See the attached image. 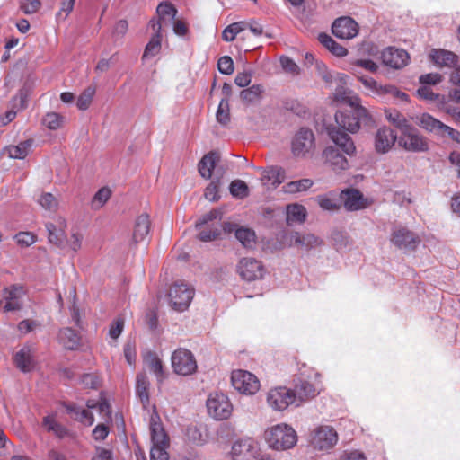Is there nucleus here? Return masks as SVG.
I'll list each match as a JSON object with an SVG mask.
<instances>
[{"label":"nucleus","instance_id":"nucleus-1","mask_svg":"<svg viewBox=\"0 0 460 460\" xmlns=\"http://www.w3.org/2000/svg\"><path fill=\"white\" fill-rule=\"evenodd\" d=\"M270 449L286 451L293 448L298 440L296 431L287 423H278L268 427L263 434Z\"/></svg>","mask_w":460,"mask_h":460},{"label":"nucleus","instance_id":"nucleus-2","mask_svg":"<svg viewBox=\"0 0 460 460\" xmlns=\"http://www.w3.org/2000/svg\"><path fill=\"white\" fill-rule=\"evenodd\" d=\"M150 432L152 447L150 449L151 460H168L169 447L168 437L162 426L158 414L154 411L150 418Z\"/></svg>","mask_w":460,"mask_h":460},{"label":"nucleus","instance_id":"nucleus-3","mask_svg":"<svg viewBox=\"0 0 460 460\" xmlns=\"http://www.w3.org/2000/svg\"><path fill=\"white\" fill-rule=\"evenodd\" d=\"M338 440V433L332 426L320 424L310 431L308 442L314 450L328 452L337 445Z\"/></svg>","mask_w":460,"mask_h":460},{"label":"nucleus","instance_id":"nucleus-4","mask_svg":"<svg viewBox=\"0 0 460 460\" xmlns=\"http://www.w3.org/2000/svg\"><path fill=\"white\" fill-rule=\"evenodd\" d=\"M358 79L364 87L369 91V94L383 98H394L407 102L409 96L405 93L400 91L393 84H380L376 80L367 75H358Z\"/></svg>","mask_w":460,"mask_h":460},{"label":"nucleus","instance_id":"nucleus-5","mask_svg":"<svg viewBox=\"0 0 460 460\" xmlns=\"http://www.w3.org/2000/svg\"><path fill=\"white\" fill-rule=\"evenodd\" d=\"M351 111H338L335 114V121L340 128L350 133H356L360 128V122L369 119L366 108L358 102V106H350Z\"/></svg>","mask_w":460,"mask_h":460},{"label":"nucleus","instance_id":"nucleus-6","mask_svg":"<svg viewBox=\"0 0 460 460\" xmlns=\"http://www.w3.org/2000/svg\"><path fill=\"white\" fill-rule=\"evenodd\" d=\"M209 416L217 420H225L231 417L234 406L229 397L222 392L211 393L207 399Z\"/></svg>","mask_w":460,"mask_h":460},{"label":"nucleus","instance_id":"nucleus-7","mask_svg":"<svg viewBox=\"0 0 460 460\" xmlns=\"http://www.w3.org/2000/svg\"><path fill=\"white\" fill-rule=\"evenodd\" d=\"M268 406L275 411H283L290 405L296 406V394L286 386L271 388L266 394Z\"/></svg>","mask_w":460,"mask_h":460},{"label":"nucleus","instance_id":"nucleus-8","mask_svg":"<svg viewBox=\"0 0 460 460\" xmlns=\"http://www.w3.org/2000/svg\"><path fill=\"white\" fill-rule=\"evenodd\" d=\"M231 383L238 393L245 395L255 394L261 387L258 377L252 373L243 369H236L232 372Z\"/></svg>","mask_w":460,"mask_h":460},{"label":"nucleus","instance_id":"nucleus-9","mask_svg":"<svg viewBox=\"0 0 460 460\" xmlns=\"http://www.w3.org/2000/svg\"><path fill=\"white\" fill-rule=\"evenodd\" d=\"M398 145L403 150L411 153H426L429 150V139L413 128L398 137Z\"/></svg>","mask_w":460,"mask_h":460},{"label":"nucleus","instance_id":"nucleus-10","mask_svg":"<svg viewBox=\"0 0 460 460\" xmlns=\"http://www.w3.org/2000/svg\"><path fill=\"white\" fill-rule=\"evenodd\" d=\"M173 371L181 376H190L197 371L198 365L192 352L187 349L179 348L172 355Z\"/></svg>","mask_w":460,"mask_h":460},{"label":"nucleus","instance_id":"nucleus-11","mask_svg":"<svg viewBox=\"0 0 460 460\" xmlns=\"http://www.w3.org/2000/svg\"><path fill=\"white\" fill-rule=\"evenodd\" d=\"M259 451L256 440L250 437H244L233 443L230 457L232 460H254Z\"/></svg>","mask_w":460,"mask_h":460},{"label":"nucleus","instance_id":"nucleus-12","mask_svg":"<svg viewBox=\"0 0 460 460\" xmlns=\"http://www.w3.org/2000/svg\"><path fill=\"white\" fill-rule=\"evenodd\" d=\"M348 80V75L344 74H334V77L332 83L335 84L333 98L337 102L346 103L349 106L358 107V102H361V100L358 94H356L347 87Z\"/></svg>","mask_w":460,"mask_h":460},{"label":"nucleus","instance_id":"nucleus-13","mask_svg":"<svg viewBox=\"0 0 460 460\" xmlns=\"http://www.w3.org/2000/svg\"><path fill=\"white\" fill-rule=\"evenodd\" d=\"M314 135L308 128H301L293 137L291 150L296 157H306L314 149Z\"/></svg>","mask_w":460,"mask_h":460},{"label":"nucleus","instance_id":"nucleus-14","mask_svg":"<svg viewBox=\"0 0 460 460\" xmlns=\"http://www.w3.org/2000/svg\"><path fill=\"white\" fill-rule=\"evenodd\" d=\"M25 290L22 285H11L5 287L2 291L4 312H15L20 311L23 307V299L25 296Z\"/></svg>","mask_w":460,"mask_h":460},{"label":"nucleus","instance_id":"nucleus-15","mask_svg":"<svg viewBox=\"0 0 460 460\" xmlns=\"http://www.w3.org/2000/svg\"><path fill=\"white\" fill-rule=\"evenodd\" d=\"M237 272L246 281H254L264 277L266 270L261 261L251 258H242L237 264Z\"/></svg>","mask_w":460,"mask_h":460},{"label":"nucleus","instance_id":"nucleus-16","mask_svg":"<svg viewBox=\"0 0 460 460\" xmlns=\"http://www.w3.org/2000/svg\"><path fill=\"white\" fill-rule=\"evenodd\" d=\"M194 296V289L185 284H174L169 292L172 306L180 312L188 309Z\"/></svg>","mask_w":460,"mask_h":460},{"label":"nucleus","instance_id":"nucleus-17","mask_svg":"<svg viewBox=\"0 0 460 460\" xmlns=\"http://www.w3.org/2000/svg\"><path fill=\"white\" fill-rule=\"evenodd\" d=\"M332 33L339 39L350 40L358 33V24L350 17H340L332 26Z\"/></svg>","mask_w":460,"mask_h":460},{"label":"nucleus","instance_id":"nucleus-18","mask_svg":"<svg viewBox=\"0 0 460 460\" xmlns=\"http://www.w3.org/2000/svg\"><path fill=\"white\" fill-rule=\"evenodd\" d=\"M382 62L385 66L394 69L404 67L409 60V54L402 49L388 47L381 54Z\"/></svg>","mask_w":460,"mask_h":460},{"label":"nucleus","instance_id":"nucleus-19","mask_svg":"<svg viewBox=\"0 0 460 460\" xmlns=\"http://www.w3.org/2000/svg\"><path fill=\"white\" fill-rule=\"evenodd\" d=\"M398 141L396 133L387 127H382L377 129L374 137L375 150L378 154H386Z\"/></svg>","mask_w":460,"mask_h":460},{"label":"nucleus","instance_id":"nucleus-20","mask_svg":"<svg viewBox=\"0 0 460 460\" xmlns=\"http://www.w3.org/2000/svg\"><path fill=\"white\" fill-rule=\"evenodd\" d=\"M340 198L343 202V206L348 211H358L364 209L369 206L367 200L363 194L356 189H347L342 190Z\"/></svg>","mask_w":460,"mask_h":460},{"label":"nucleus","instance_id":"nucleus-21","mask_svg":"<svg viewBox=\"0 0 460 460\" xmlns=\"http://www.w3.org/2000/svg\"><path fill=\"white\" fill-rule=\"evenodd\" d=\"M391 242L400 249H414L420 239L407 228L397 226L393 230Z\"/></svg>","mask_w":460,"mask_h":460},{"label":"nucleus","instance_id":"nucleus-22","mask_svg":"<svg viewBox=\"0 0 460 460\" xmlns=\"http://www.w3.org/2000/svg\"><path fill=\"white\" fill-rule=\"evenodd\" d=\"M324 163L336 172L349 169V164L346 156L333 146L326 147L323 152Z\"/></svg>","mask_w":460,"mask_h":460},{"label":"nucleus","instance_id":"nucleus-23","mask_svg":"<svg viewBox=\"0 0 460 460\" xmlns=\"http://www.w3.org/2000/svg\"><path fill=\"white\" fill-rule=\"evenodd\" d=\"M45 226L49 242L60 247L66 237V220L62 217H58L55 218V223L48 222Z\"/></svg>","mask_w":460,"mask_h":460},{"label":"nucleus","instance_id":"nucleus-24","mask_svg":"<svg viewBox=\"0 0 460 460\" xmlns=\"http://www.w3.org/2000/svg\"><path fill=\"white\" fill-rule=\"evenodd\" d=\"M329 137L332 141L348 156H353L356 154V146L351 137L337 128L329 129Z\"/></svg>","mask_w":460,"mask_h":460},{"label":"nucleus","instance_id":"nucleus-25","mask_svg":"<svg viewBox=\"0 0 460 460\" xmlns=\"http://www.w3.org/2000/svg\"><path fill=\"white\" fill-rule=\"evenodd\" d=\"M149 26H151L155 33L146 46L143 58H153L157 55L161 49L162 23L159 21L151 20Z\"/></svg>","mask_w":460,"mask_h":460},{"label":"nucleus","instance_id":"nucleus-26","mask_svg":"<svg viewBox=\"0 0 460 460\" xmlns=\"http://www.w3.org/2000/svg\"><path fill=\"white\" fill-rule=\"evenodd\" d=\"M286 180V171L280 166H270L262 171L261 181L267 188L276 189Z\"/></svg>","mask_w":460,"mask_h":460},{"label":"nucleus","instance_id":"nucleus-27","mask_svg":"<svg viewBox=\"0 0 460 460\" xmlns=\"http://www.w3.org/2000/svg\"><path fill=\"white\" fill-rule=\"evenodd\" d=\"M219 160V154L216 151L206 154L198 164V171L200 176L206 180L211 179Z\"/></svg>","mask_w":460,"mask_h":460},{"label":"nucleus","instance_id":"nucleus-28","mask_svg":"<svg viewBox=\"0 0 460 460\" xmlns=\"http://www.w3.org/2000/svg\"><path fill=\"white\" fill-rule=\"evenodd\" d=\"M224 230L226 232L234 231L236 239L246 248H252L256 243V235L253 230L248 227H236L231 224L226 223L224 225Z\"/></svg>","mask_w":460,"mask_h":460},{"label":"nucleus","instance_id":"nucleus-29","mask_svg":"<svg viewBox=\"0 0 460 460\" xmlns=\"http://www.w3.org/2000/svg\"><path fill=\"white\" fill-rule=\"evenodd\" d=\"M321 244L322 240L312 234L295 232L290 235V245L298 246L301 249L310 250Z\"/></svg>","mask_w":460,"mask_h":460},{"label":"nucleus","instance_id":"nucleus-30","mask_svg":"<svg viewBox=\"0 0 460 460\" xmlns=\"http://www.w3.org/2000/svg\"><path fill=\"white\" fill-rule=\"evenodd\" d=\"M34 348L31 345L23 346L14 357L17 367L22 372H29L33 367Z\"/></svg>","mask_w":460,"mask_h":460},{"label":"nucleus","instance_id":"nucleus-31","mask_svg":"<svg viewBox=\"0 0 460 460\" xmlns=\"http://www.w3.org/2000/svg\"><path fill=\"white\" fill-rule=\"evenodd\" d=\"M415 123L429 133L438 134L441 132L444 123L429 113H421L415 118Z\"/></svg>","mask_w":460,"mask_h":460},{"label":"nucleus","instance_id":"nucleus-32","mask_svg":"<svg viewBox=\"0 0 460 460\" xmlns=\"http://www.w3.org/2000/svg\"><path fill=\"white\" fill-rule=\"evenodd\" d=\"M32 146V140L28 139L20 142L16 146H8L2 151V155L11 159H24L30 153Z\"/></svg>","mask_w":460,"mask_h":460},{"label":"nucleus","instance_id":"nucleus-33","mask_svg":"<svg viewBox=\"0 0 460 460\" xmlns=\"http://www.w3.org/2000/svg\"><path fill=\"white\" fill-rule=\"evenodd\" d=\"M315 200L319 207L324 211L334 212L341 208L338 195L334 191L318 195Z\"/></svg>","mask_w":460,"mask_h":460},{"label":"nucleus","instance_id":"nucleus-34","mask_svg":"<svg viewBox=\"0 0 460 460\" xmlns=\"http://www.w3.org/2000/svg\"><path fill=\"white\" fill-rule=\"evenodd\" d=\"M150 230V219L148 215L142 214L138 216L136 219L134 231H133V239L136 243L143 241L146 235L148 234Z\"/></svg>","mask_w":460,"mask_h":460},{"label":"nucleus","instance_id":"nucleus-35","mask_svg":"<svg viewBox=\"0 0 460 460\" xmlns=\"http://www.w3.org/2000/svg\"><path fill=\"white\" fill-rule=\"evenodd\" d=\"M149 386H150V383H149L146 374H144V373L137 374V375L136 391H137V396L145 409H146L150 404Z\"/></svg>","mask_w":460,"mask_h":460},{"label":"nucleus","instance_id":"nucleus-36","mask_svg":"<svg viewBox=\"0 0 460 460\" xmlns=\"http://www.w3.org/2000/svg\"><path fill=\"white\" fill-rule=\"evenodd\" d=\"M59 343L66 349H75L79 346L80 337L71 328L61 329L58 334Z\"/></svg>","mask_w":460,"mask_h":460},{"label":"nucleus","instance_id":"nucleus-37","mask_svg":"<svg viewBox=\"0 0 460 460\" xmlns=\"http://www.w3.org/2000/svg\"><path fill=\"white\" fill-rule=\"evenodd\" d=\"M430 58L440 66H452L457 61L456 54L445 49H432Z\"/></svg>","mask_w":460,"mask_h":460},{"label":"nucleus","instance_id":"nucleus-38","mask_svg":"<svg viewBox=\"0 0 460 460\" xmlns=\"http://www.w3.org/2000/svg\"><path fill=\"white\" fill-rule=\"evenodd\" d=\"M306 216V208L303 205L294 203L287 206V222L288 224L303 223Z\"/></svg>","mask_w":460,"mask_h":460},{"label":"nucleus","instance_id":"nucleus-39","mask_svg":"<svg viewBox=\"0 0 460 460\" xmlns=\"http://www.w3.org/2000/svg\"><path fill=\"white\" fill-rule=\"evenodd\" d=\"M144 362L156 376L157 381L162 382L164 376L161 359L155 353L148 352L144 357Z\"/></svg>","mask_w":460,"mask_h":460},{"label":"nucleus","instance_id":"nucleus-40","mask_svg":"<svg viewBox=\"0 0 460 460\" xmlns=\"http://www.w3.org/2000/svg\"><path fill=\"white\" fill-rule=\"evenodd\" d=\"M293 392L296 394V406H299L303 402L316 394L315 388L308 382L301 383V385H297Z\"/></svg>","mask_w":460,"mask_h":460},{"label":"nucleus","instance_id":"nucleus-41","mask_svg":"<svg viewBox=\"0 0 460 460\" xmlns=\"http://www.w3.org/2000/svg\"><path fill=\"white\" fill-rule=\"evenodd\" d=\"M314 185L311 179H301L286 183L282 187V190L288 194H296L308 190Z\"/></svg>","mask_w":460,"mask_h":460},{"label":"nucleus","instance_id":"nucleus-42","mask_svg":"<svg viewBox=\"0 0 460 460\" xmlns=\"http://www.w3.org/2000/svg\"><path fill=\"white\" fill-rule=\"evenodd\" d=\"M216 172L217 175L215 179L207 186L204 191L205 198L209 201H217L219 199L218 185L220 184L225 171L222 168H218Z\"/></svg>","mask_w":460,"mask_h":460},{"label":"nucleus","instance_id":"nucleus-43","mask_svg":"<svg viewBox=\"0 0 460 460\" xmlns=\"http://www.w3.org/2000/svg\"><path fill=\"white\" fill-rule=\"evenodd\" d=\"M43 426L48 431L53 432L59 438H63L68 434L67 429L59 424L54 416L45 417L43 419Z\"/></svg>","mask_w":460,"mask_h":460},{"label":"nucleus","instance_id":"nucleus-44","mask_svg":"<svg viewBox=\"0 0 460 460\" xmlns=\"http://www.w3.org/2000/svg\"><path fill=\"white\" fill-rule=\"evenodd\" d=\"M263 93V87L261 84H253L240 93V98L245 103H252L259 101Z\"/></svg>","mask_w":460,"mask_h":460},{"label":"nucleus","instance_id":"nucleus-45","mask_svg":"<svg viewBox=\"0 0 460 460\" xmlns=\"http://www.w3.org/2000/svg\"><path fill=\"white\" fill-rule=\"evenodd\" d=\"M246 30V22H236L228 25L222 32V39L226 42L233 41L236 35Z\"/></svg>","mask_w":460,"mask_h":460},{"label":"nucleus","instance_id":"nucleus-46","mask_svg":"<svg viewBox=\"0 0 460 460\" xmlns=\"http://www.w3.org/2000/svg\"><path fill=\"white\" fill-rule=\"evenodd\" d=\"M42 123L50 130H57L63 127L65 123V118L58 112H48L43 119Z\"/></svg>","mask_w":460,"mask_h":460},{"label":"nucleus","instance_id":"nucleus-47","mask_svg":"<svg viewBox=\"0 0 460 460\" xmlns=\"http://www.w3.org/2000/svg\"><path fill=\"white\" fill-rule=\"evenodd\" d=\"M95 92V87L88 86L81 93L76 102V106L80 111H86L90 107Z\"/></svg>","mask_w":460,"mask_h":460},{"label":"nucleus","instance_id":"nucleus-48","mask_svg":"<svg viewBox=\"0 0 460 460\" xmlns=\"http://www.w3.org/2000/svg\"><path fill=\"white\" fill-rule=\"evenodd\" d=\"M217 121L226 126L230 122V107L227 99H221L216 113Z\"/></svg>","mask_w":460,"mask_h":460},{"label":"nucleus","instance_id":"nucleus-49","mask_svg":"<svg viewBox=\"0 0 460 460\" xmlns=\"http://www.w3.org/2000/svg\"><path fill=\"white\" fill-rule=\"evenodd\" d=\"M38 203L42 208L51 212H55L58 208L57 198L49 192L42 193L38 199Z\"/></svg>","mask_w":460,"mask_h":460},{"label":"nucleus","instance_id":"nucleus-50","mask_svg":"<svg viewBox=\"0 0 460 460\" xmlns=\"http://www.w3.org/2000/svg\"><path fill=\"white\" fill-rule=\"evenodd\" d=\"M229 191L234 198L243 199L249 195L247 184L241 180H234L229 186Z\"/></svg>","mask_w":460,"mask_h":460},{"label":"nucleus","instance_id":"nucleus-51","mask_svg":"<svg viewBox=\"0 0 460 460\" xmlns=\"http://www.w3.org/2000/svg\"><path fill=\"white\" fill-rule=\"evenodd\" d=\"M156 13L159 16L158 21L161 22V21L164 20L166 17H169L171 20H174L177 14V10L172 4L168 2H162L156 8Z\"/></svg>","mask_w":460,"mask_h":460},{"label":"nucleus","instance_id":"nucleus-52","mask_svg":"<svg viewBox=\"0 0 460 460\" xmlns=\"http://www.w3.org/2000/svg\"><path fill=\"white\" fill-rule=\"evenodd\" d=\"M111 191L109 188L104 187L100 189L92 199V208L100 209L111 198Z\"/></svg>","mask_w":460,"mask_h":460},{"label":"nucleus","instance_id":"nucleus-53","mask_svg":"<svg viewBox=\"0 0 460 460\" xmlns=\"http://www.w3.org/2000/svg\"><path fill=\"white\" fill-rule=\"evenodd\" d=\"M13 238L16 243L22 248L29 247L37 241V236L31 232H20L16 234Z\"/></svg>","mask_w":460,"mask_h":460},{"label":"nucleus","instance_id":"nucleus-54","mask_svg":"<svg viewBox=\"0 0 460 460\" xmlns=\"http://www.w3.org/2000/svg\"><path fill=\"white\" fill-rule=\"evenodd\" d=\"M220 233V226L213 225L208 229L201 230L199 234V239L202 242H211L217 239Z\"/></svg>","mask_w":460,"mask_h":460},{"label":"nucleus","instance_id":"nucleus-55","mask_svg":"<svg viewBox=\"0 0 460 460\" xmlns=\"http://www.w3.org/2000/svg\"><path fill=\"white\" fill-rule=\"evenodd\" d=\"M19 5L24 14H33L40 10L41 3L40 0H20Z\"/></svg>","mask_w":460,"mask_h":460},{"label":"nucleus","instance_id":"nucleus-56","mask_svg":"<svg viewBox=\"0 0 460 460\" xmlns=\"http://www.w3.org/2000/svg\"><path fill=\"white\" fill-rule=\"evenodd\" d=\"M217 67L221 74L224 75H232L234 70V61L228 56H224L219 58L217 62Z\"/></svg>","mask_w":460,"mask_h":460},{"label":"nucleus","instance_id":"nucleus-57","mask_svg":"<svg viewBox=\"0 0 460 460\" xmlns=\"http://www.w3.org/2000/svg\"><path fill=\"white\" fill-rule=\"evenodd\" d=\"M417 95L422 100L438 101V102L442 98L439 94L434 93L429 86L424 84L417 90Z\"/></svg>","mask_w":460,"mask_h":460},{"label":"nucleus","instance_id":"nucleus-58","mask_svg":"<svg viewBox=\"0 0 460 460\" xmlns=\"http://www.w3.org/2000/svg\"><path fill=\"white\" fill-rule=\"evenodd\" d=\"M449 99H447V97L442 96L440 102H438L440 104V108L445 111L447 114L451 115L455 119L460 121V110L456 107H453L449 103Z\"/></svg>","mask_w":460,"mask_h":460},{"label":"nucleus","instance_id":"nucleus-59","mask_svg":"<svg viewBox=\"0 0 460 460\" xmlns=\"http://www.w3.org/2000/svg\"><path fill=\"white\" fill-rule=\"evenodd\" d=\"M83 239V234L79 233H72L70 237L67 239V246L74 252H76L82 248Z\"/></svg>","mask_w":460,"mask_h":460},{"label":"nucleus","instance_id":"nucleus-60","mask_svg":"<svg viewBox=\"0 0 460 460\" xmlns=\"http://www.w3.org/2000/svg\"><path fill=\"white\" fill-rule=\"evenodd\" d=\"M124 328V321L121 318H117L110 325L109 329V336L114 340L118 339Z\"/></svg>","mask_w":460,"mask_h":460},{"label":"nucleus","instance_id":"nucleus-61","mask_svg":"<svg viewBox=\"0 0 460 460\" xmlns=\"http://www.w3.org/2000/svg\"><path fill=\"white\" fill-rule=\"evenodd\" d=\"M220 216V212L217 210H211L203 215L195 224L197 229H200L205 225L216 220Z\"/></svg>","mask_w":460,"mask_h":460},{"label":"nucleus","instance_id":"nucleus-62","mask_svg":"<svg viewBox=\"0 0 460 460\" xmlns=\"http://www.w3.org/2000/svg\"><path fill=\"white\" fill-rule=\"evenodd\" d=\"M252 74L251 71H243L236 74L234 83L239 87H245L250 84Z\"/></svg>","mask_w":460,"mask_h":460},{"label":"nucleus","instance_id":"nucleus-63","mask_svg":"<svg viewBox=\"0 0 460 460\" xmlns=\"http://www.w3.org/2000/svg\"><path fill=\"white\" fill-rule=\"evenodd\" d=\"M81 382L84 387L92 389L97 388L100 384L98 376L93 373L84 374L81 378Z\"/></svg>","mask_w":460,"mask_h":460},{"label":"nucleus","instance_id":"nucleus-64","mask_svg":"<svg viewBox=\"0 0 460 460\" xmlns=\"http://www.w3.org/2000/svg\"><path fill=\"white\" fill-rule=\"evenodd\" d=\"M91 460H113V453L110 449L98 447Z\"/></svg>","mask_w":460,"mask_h":460}]
</instances>
